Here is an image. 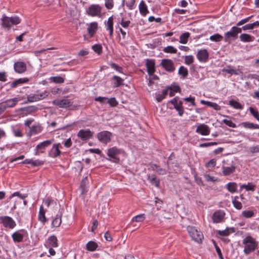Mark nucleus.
<instances>
[{
  "instance_id": "c756f323",
  "label": "nucleus",
  "mask_w": 259,
  "mask_h": 259,
  "mask_svg": "<svg viewBox=\"0 0 259 259\" xmlns=\"http://www.w3.org/2000/svg\"><path fill=\"white\" fill-rule=\"evenodd\" d=\"M57 239L55 236L50 237L48 240V243L49 247H58Z\"/></svg>"
},
{
  "instance_id": "2f4dec72",
  "label": "nucleus",
  "mask_w": 259,
  "mask_h": 259,
  "mask_svg": "<svg viewBox=\"0 0 259 259\" xmlns=\"http://www.w3.org/2000/svg\"><path fill=\"white\" fill-rule=\"evenodd\" d=\"M38 220L43 223L47 222V218L45 216V210L42 205L40 206L39 208Z\"/></svg>"
},
{
  "instance_id": "20e7f679",
  "label": "nucleus",
  "mask_w": 259,
  "mask_h": 259,
  "mask_svg": "<svg viewBox=\"0 0 259 259\" xmlns=\"http://www.w3.org/2000/svg\"><path fill=\"white\" fill-rule=\"evenodd\" d=\"M188 233L192 239L197 242H201L203 238V235L201 232L197 230L194 227H188Z\"/></svg>"
},
{
  "instance_id": "c9c22d12",
  "label": "nucleus",
  "mask_w": 259,
  "mask_h": 259,
  "mask_svg": "<svg viewBox=\"0 0 259 259\" xmlns=\"http://www.w3.org/2000/svg\"><path fill=\"white\" fill-rule=\"evenodd\" d=\"M242 125L246 128L259 129V125L249 122H244L241 123Z\"/></svg>"
},
{
  "instance_id": "a211bd4d",
  "label": "nucleus",
  "mask_w": 259,
  "mask_h": 259,
  "mask_svg": "<svg viewBox=\"0 0 259 259\" xmlns=\"http://www.w3.org/2000/svg\"><path fill=\"white\" fill-rule=\"evenodd\" d=\"M20 100L18 99L17 98H14L13 99L8 100L5 102H3L2 104L6 109L8 108H12L14 107Z\"/></svg>"
},
{
  "instance_id": "69168bd1",
  "label": "nucleus",
  "mask_w": 259,
  "mask_h": 259,
  "mask_svg": "<svg viewBox=\"0 0 259 259\" xmlns=\"http://www.w3.org/2000/svg\"><path fill=\"white\" fill-rule=\"evenodd\" d=\"M242 214L245 218H249L253 216V212L251 210H246L242 211Z\"/></svg>"
},
{
  "instance_id": "473e14b6",
  "label": "nucleus",
  "mask_w": 259,
  "mask_h": 259,
  "mask_svg": "<svg viewBox=\"0 0 259 259\" xmlns=\"http://www.w3.org/2000/svg\"><path fill=\"white\" fill-rule=\"evenodd\" d=\"M12 237L15 242H20L23 240V235L18 232H15L12 234Z\"/></svg>"
},
{
  "instance_id": "393cba45",
  "label": "nucleus",
  "mask_w": 259,
  "mask_h": 259,
  "mask_svg": "<svg viewBox=\"0 0 259 259\" xmlns=\"http://www.w3.org/2000/svg\"><path fill=\"white\" fill-rule=\"evenodd\" d=\"M171 88L169 87H168L165 90H164L162 91V93L161 94L156 93V100L158 102H160L162 101V100L165 98L166 96L167 95L169 89H170Z\"/></svg>"
},
{
  "instance_id": "4be33fe9",
  "label": "nucleus",
  "mask_w": 259,
  "mask_h": 259,
  "mask_svg": "<svg viewBox=\"0 0 259 259\" xmlns=\"http://www.w3.org/2000/svg\"><path fill=\"white\" fill-rule=\"evenodd\" d=\"M60 146H61L60 143L53 145L50 152V155L52 157H56L61 154V151L59 150Z\"/></svg>"
},
{
  "instance_id": "7ed1b4c3",
  "label": "nucleus",
  "mask_w": 259,
  "mask_h": 259,
  "mask_svg": "<svg viewBox=\"0 0 259 259\" xmlns=\"http://www.w3.org/2000/svg\"><path fill=\"white\" fill-rule=\"evenodd\" d=\"M2 26L5 28H10L13 25H17L21 22L20 19L17 16L9 17L4 16L2 18Z\"/></svg>"
},
{
  "instance_id": "052dcab7",
  "label": "nucleus",
  "mask_w": 259,
  "mask_h": 259,
  "mask_svg": "<svg viewBox=\"0 0 259 259\" xmlns=\"http://www.w3.org/2000/svg\"><path fill=\"white\" fill-rule=\"evenodd\" d=\"M205 180L207 182H215L217 179L214 177H212L208 174H204L203 175Z\"/></svg>"
},
{
  "instance_id": "13d9d810",
  "label": "nucleus",
  "mask_w": 259,
  "mask_h": 259,
  "mask_svg": "<svg viewBox=\"0 0 259 259\" xmlns=\"http://www.w3.org/2000/svg\"><path fill=\"white\" fill-rule=\"evenodd\" d=\"M93 50L98 54H100L102 53V48L100 45H95L92 46Z\"/></svg>"
},
{
  "instance_id": "79ce46f5",
  "label": "nucleus",
  "mask_w": 259,
  "mask_h": 259,
  "mask_svg": "<svg viewBox=\"0 0 259 259\" xmlns=\"http://www.w3.org/2000/svg\"><path fill=\"white\" fill-rule=\"evenodd\" d=\"M183 102L181 101H179V103L174 106L175 108L178 111L179 115L182 116L184 113V109L182 106Z\"/></svg>"
},
{
  "instance_id": "7c9ffc66",
  "label": "nucleus",
  "mask_w": 259,
  "mask_h": 259,
  "mask_svg": "<svg viewBox=\"0 0 259 259\" xmlns=\"http://www.w3.org/2000/svg\"><path fill=\"white\" fill-rule=\"evenodd\" d=\"M28 81L29 79L27 78H19L12 82L11 84V87L14 88L16 87L18 84L26 83Z\"/></svg>"
},
{
  "instance_id": "a878e982",
  "label": "nucleus",
  "mask_w": 259,
  "mask_h": 259,
  "mask_svg": "<svg viewBox=\"0 0 259 259\" xmlns=\"http://www.w3.org/2000/svg\"><path fill=\"white\" fill-rule=\"evenodd\" d=\"M151 168L153 170L157 172L159 175H165L167 173V170L164 168L160 167L159 165L153 164L151 165Z\"/></svg>"
},
{
  "instance_id": "bb28decb",
  "label": "nucleus",
  "mask_w": 259,
  "mask_h": 259,
  "mask_svg": "<svg viewBox=\"0 0 259 259\" xmlns=\"http://www.w3.org/2000/svg\"><path fill=\"white\" fill-rule=\"evenodd\" d=\"M23 164H30L33 166H36L38 165H41L44 164V162L42 161H40L39 160H33L32 159H25L24 161L22 162Z\"/></svg>"
},
{
  "instance_id": "49530a36",
  "label": "nucleus",
  "mask_w": 259,
  "mask_h": 259,
  "mask_svg": "<svg viewBox=\"0 0 259 259\" xmlns=\"http://www.w3.org/2000/svg\"><path fill=\"white\" fill-rule=\"evenodd\" d=\"M163 52L166 53L175 54L177 52V50L174 47L169 46L164 48L163 50Z\"/></svg>"
},
{
  "instance_id": "1a4fd4ad",
  "label": "nucleus",
  "mask_w": 259,
  "mask_h": 259,
  "mask_svg": "<svg viewBox=\"0 0 259 259\" xmlns=\"http://www.w3.org/2000/svg\"><path fill=\"white\" fill-rule=\"evenodd\" d=\"M102 11L101 7L97 4L91 5L87 10V14L92 17L99 16Z\"/></svg>"
},
{
  "instance_id": "09e8293b",
  "label": "nucleus",
  "mask_w": 259,
  "mask_h": 259,
  "mask_svg": "<svg viewBox=\"0 0 259 259\" xmlns=\"http://www.w3.org/2000/svg\"><path fill=\"white\" fill-rule=\"evenodd\" d=\"M27 100L29 102H34L39 101V98H37V95L35 94H30L27 96Z\"/></svg>"
},
{
  "instance_id": "ea45409f",
  "label": "nucleus",
  "mask_w": 259,
  "mask_h": 259,
  "mask_svg": "<svg viewBox=\"0 0 259 259\" xmlns=\"http://www.w3.org/2000/svg\"><path fill=\"white\" fill-rule=\"evenodd\" d=\"M97 247V244L94 241H91L87 244V249L90 251L95 250Z\"/></svg>"
},
{
  "instance_id": "37998d69",
  "label": "nucleus",
  "mask_w": 259,
  "mask_h": 259,
  "mask_svg": "<svg viewBox=\"0 0 259 259\" xmlns=\"http://www.w3.org/2000/svg\"><path fill=\"white\" fill-rule=\"evenodd\" d=\"M229 105L235 109H242L243 106L238 102L231 100L229 101Z\"/></svg>"
},
{
  "instance_id": "6ab92c4d",
  "label": "nucleus",
  "mask_w": 259,
  "mask_h": 259,
  "mask_svg": "<svg viewBox=\"0 0 259 259\" xmlns=\"http://www.w3.org/2000/svg\"><path fill=\"white\" fill-rule=\"evenodd\" d=\"M225 213L222 211H215L212 215V220L214 223L221 222L224 219Z\"/></svg>"
},
{
  "instance_id": "f03ea898",
  "label": "nucleus",
  "mask_w": 259,
  "mask_h": 259,
  "mask_svg": "<svg viewBox=\"0 0 259 259\" xmlns=\"http://www.w3.org/2000/svg\"><path fill=\"white\" fill-rule=\"evenodd\" d=\"M123 152V150L119 149L116 147H113L107 150V155L109 157L110 161L115 163H118L119 162L118 156Z\"/></svg>"
},
{
  "instance_id": "c03bdc74",
  "label": "nucleus",
  "mask_w": 259,
  "mask_h": 259,
  "mask_svg": "<svg viewBox=\"0 0 259 259\" xmlns=\"http://www.w3.org/2000/svg\"><path fill=\"white\" fill-rule=\"evenodd\" d=\"M210 40L214 42H219L223 40V36L220 34L216 33L211 35L209 37Z\"/></svg>"
},
{
  "instance_id": "5701e85b",
  "label": "nucleus",
  "mask_w": 259,
  "mask_h": 259,
  "mask_svg": "<svg viewBox=\"0 0 259 259\" xmlns=\"http://www.w3.org/2000/svg\"><path fill=\"white\" fill-rule=\"evenodd\" d=\"M239 38L240 40L244 42H251L254 39V36L247 33L241 34L240 35Z\"/></svg>"
},
{
  "instance_id": "e2e57ef3",
  "label": "nucleus",
  "mask_w": 259,
  "mask_h": 259,
  "mask_svg": "<svg viewBox=\"0 0 259 259\" xmlns=\"http://www.w3.org/2000/svg\"><path fill=\"white\" fill-rule=\"evenodd\" d=\"M207 105L213 108L215 110H220L221 109V107L215 103L209 102V103H207Z\"/></svg>"
},
{
  "instance_id": "6e6552de",
  "label": "nucleus",
  "mask_w": 259,
  "mask_h": 259,
  "mask_svg": "<svg viewBox=\"0 0 259 259\" xmlns=\"http://www.w3.org/2000/svg\"><path fill=\"white\" fill-rule=\"evenodd\" d=\"M112 133L108 131H102L97 134L98 140L104 144H107L110 142Z\"/></svg>"
},
{
  "instance_id": "9d476101",
  "label": "nucleus",
  "mask_w": 259,
  "mask_h": 259,
  "mask_svg": "<svg viewBox=\"0 0 259 259\" xmlns=\"http://www.w3.org/2000/svg\"><path fill=\"white\" fill-rule=\"evenodd\" d=\"M0 221L6 228L13 229L16 226L15 222L12 218L9 216H2L0 217Z\"/></svg>"
},
{
  "instance_id": "0e129e2a",
  "label": "nucleus",
  "mask_w": 259,
  "mask_h": 259,
  "mask_svg": "<svg viewBox=\"0 0 259 259\" xmlns=\"http://www.w3.org/2000/svg\"><path fill=\"white\" fill-rule=\"evenodd\" d=\"M234 206L237 209H241L242 205L240 202L237 200L236 199L232 201Z\"/></svg>"
},
{
  "instance_id": "f3484780",
  "label": "nucleus",
  "mask_w": 259,
  "mask_h": 259,
  "mask_svg": "<svg viewBox=\"0 0 259 259\" xmlns=\"http://www.w3.org/2000/svg\"><path fill=\"white\" fill-rule=\"evenodd\" d=\"M62 211L59 212L56 216L53 219L52 226L53 227L58 228L60 227L62 223Z\"/></svg>"
},
{
  "instance_id": "4468645a",
  "label": "nucleus",
  "mask_w": 259,
  "mask_h": 259,
  "mask_svg": "<svg viewBox=\"0 0 259 259\" xmlns=\"http://www.w3.org/2000/svg\"><path fill=\"white\" fill-rule=\"evenodd\" d=\"M14 68L16 72L21 74L24 73L26 70L27 67L24 62L18 61L15 63Z\"/></svg>"
},
{
  "instance_id": "423d86ee",
  "label": "nucleus",
  "mask_w": 259,
  "mask_h": 259,
  "mask_svg": "<svg viewBox=\"0 0 259 259\" xmlns=\"http://www.w3.org/2000/svg\"><path fill=\"white\" fill-rule=\"evenodd\" d=\"M52 103L55 105H57L60 108H69V109H73L72 107L73 102L69 99H63L61 100H55L52 102Z\"/></svg>"
},
{
  "instance_id": "c85d7f7f",
  "label": "nucleus",
  "mask_w": 259,
  "mask_h": 259,
  "mask_svg": "<svg viewBox=\"0 0 259 259\" xmlns=\"http://www.w3.org/2000/svg\"><path fill=\"white\" fill-rule=\"evenodd\" d=\"M112 81L114 87H118L123 84V80L118 76H113Z\"/></svg>"
},
{
  "instance_id": "cd10ccee",
  "label": "nucleus",
  "mask_w": 259,
  "mask_h": 259,
  "mask_svg": "<svg viewBox=\"0 0 259 259\" xmlns=\"http://www.w3.org/2000/svg\"><path fill=\"white\" fill-rule=\"evenodd\" d=\"M139 11L143 16H146L149 13L147 7L143 1H142L139 4Z\"/></svg>"
},
{
  "instance_id": "3c124183",
  "label": "nucleus",
  "mask_w": 259,
  "mask_h": 259,
  "mask_svg": "<svg viewBox=\"0 0 259 259\" xmlns=\"http://www.w3.org/2000/svg\"><path fill=\"white\" fill-rule=\"evenodd\" d=\"M170 88L171 89H169L170 91L169 93V95L170 97H173L175 93H177L180 91V88L178 86H174L173 88Z\"/></svg>"
},
{
  "instance_id": "864d4df0",
  "label": "nucleus",
  "mask_w": 259,
  "mask_h": 259,
  "mask_svg": "<svg viewBox=\"0 0 259 259\" xmlns=\"http://www.w3.org/2000/svg\"><path fill=\"white\" fill-rule=\"evenodd\" d=\"M145 220V217L144 214H139L134 217L132 219V221H134L136 222H141Z\"/></svg>"
},
{
  "instance_id": "de8ad7c7",
  "label": "nucleus",
  "mask_w": 259,
  "mask_h": 259,
  "mask_svg": "<svg viewBox=\"0 0 259 259\" xmlns=\"http://www.w3.org/2000/svg\"><path fill=\"white\" fill-rule=\"evenodd\" d=\"M178 73L180 75H182L183 77H185L188 75V70L182 66L180 67Z\"/></svg>"
},
{
  "instance_id": "9b49d317",
  "label": "nucleus",
  "mask_w": 259,
  "mask_h": 259,
  "mask_svg": "<svg viewBox=\"0 0 259 259\" xmlns=\"http://www.w3.org/2000/svg\"><path fill=\"white\" fill-rule=\"evenodd\" d=\"M53 142V140H48L40 143L36 147L35 155H38L39 153L44 152V150L51 145Z\"/></svg>"
},
{
  "instance_id": "338daca9",
  "label": "nucleus",
  "mask_w": 259,
  "mask_h": 259,
  "mask_svg": "<svg viewBox=\"0 0 259 259\" xmlns=\"http://www.w3.org/2000/svg\"><path fill=\"white\" fill-rule=\"evenodd\" d=\"M87 177H85L82 180L80 183V187L82 190V193H84V191L85 190V187L87 183Z\"/></svg>"
},
{
  "instance_id": "4c0bfd02",
  "label": "nucleus",
  "mask_w": 259,
  "mask_h": 259,
  "mask_svg": "<svg viewBox=\"0 0 259 259\" xmlns=\"http://www.w3.org/2000/svg\"><path fill=\"white\" fill-rule=\"evenodd\" d=\"M237 184L235 183H228L227 185V188L228 190L232 193H234L237 191Z\"/></svg>"
},
{
  "instance_id": "680f3d73",
  "label": "nucleus",
  "mask_w": 259,
  "mask_h": 259,
  "mask_svg": "<svg viewBox=\"0 0 259 259\" xmlns=\"http://www.w3.org/2000/svg\"><path fill=\"white\" fill-rule=\"evenodd\" d=\"M249 150V152L252 154L259 153V145H255L250 147Z\"/></svg>"
},
{
  "instance_id": "72a5a7b5",
  "label": "nucleus",
  "mask_w": 259,
  "mask_h": 259,
  "mask_svg": "<svg viewBox=\"0 0 259 259\" xmlns=\"http://www.w3.org/2000/svg\"><path fill=\"white\" fill-rule=\"evenodd\" d=\"M259 27V21H256L253 23L248 24L243 26L241 28V30H246L249 29H252L254 27Z\"/></svg>"
},
{
  "instance_id": "412c9836",
  "label": "nucleus",
  "mask_w": 259,
  "mask_h": 259,
  "mask_svg": "<svg viewBox=\"0 0 259 259\" xmlns=\"http://www.w3.org/2000/svg\"><path fill=\"white\" fill-rule=\"evenodd\" d=\"M146 67L148 73L149 75H152L155 72V63L152 60L147 59L146 62Z\"/></svg>"
},
{
  "instance_id": "58836bf2",
  "label": "nucleus",
  "mask_w": 259,
  "mask_h": 259,
  "mask_svg": "<svg viewBox=\"0 0 259 259\" xmlns=\"http://www.w3.org/2000/svg\"><path fill=\"white\" fill-rule=\"evenodd\" d=\"M231 231L232 232H234V229L233 228H227L226 229L223 231L219 230L218 231V234L220 236H227L230 234Z\"/></svg>"
},
{
  "instance_id": "aec40b11",
  "label": "nucleus",
  "mask_w": 259,
  "mask_h": 259,
  "mask_svg": "<svg viewBox=\"0 0 259 259\" xmlns=\"http://www.w3.org/2000/svg\"><path fill=\"white\" fill-rule=\"evenodd\" d=\"M236 166L232 165L230 166H222V172L224 176H229L233 174L236 169Z\"/></svg>"
},
{
  "instance_id": "2eb2a0df",
  "label": "nucleus",
  "mask_w": 259,
  "mask_h": 259,
  "mask_svg": "<svg viewBox=\"0 0 259 259\" xmlns=\"http://www.w3.org/2000/svg\"><path fill=\"white\" fill-rule=\"evenodd\" d=\"M93 136V133L89 130H80L77 133V136L82 140H87Z\"/></svg>"
},
{
  "instance_id": "4d7b16f0",
  "label": "nucleus",
  "mask_w": 259,
  "mask_h": 259,
  "mask_svg": "<svg viewBox=\"0 0 259 259\" xmlns=\"http://www.w3.org/2000/svg\"><path fill=\"white\" fill-rule=\"evenodd\" d=\"M105 6L108 9H111L114 6L113 0H105Z\"/></svg>"
},
{
  "instance_id": "dca6fc26",
  "label": "nucleus",
  "mask_w": 259,
  "mask_h": 259,
  "mask_svg": "<svg viewBox=\"0 0 259 259\" xmlns=\"http://www.w3.org/2000/svg\"><path fill=\"white\" fill-rule=\"evenodd\" d=\"M197 59L200 62H206L208 58V53L205 49L200 50L197 54Z\"/></svg>"
},
{
  "instance_id": "bf43d9fd",
  "label": "nucleus",
  "mask_w": 259,
  "mask_h": 259,
  "mask_svg": "<svg viewBox=\"0 0 259 259\" xmlns=\"http://www.w3.org/2000/svg\"><path fill=\"white\" fill-rule=\"evenodd\" d=\"M223 122L226 125H228L229 127H236V125L235 124V123L233 122L230 120L224 119L223 120Z\"/></svg>"
},
{
  "instance_id": "f257e3e1",
  "label": "nucleus",
  "mask_w": 259,
  "mask_h": 259,
  "mask_svg": "<svg viewBox=\"0 0 259 259\" xmlns=\"http://www.w3.org/2000/svg\"><path fill=\"white\" fill-rule=\"evenodd\" d=\"M242 243L244 245L243 252L246 255L253 252L258 246V242L250 236L245 237L242 241Z\"/></svg>"
},
{
  "instance_id": "b1692460",
  "label": "nucleus",
  "mask_w": 259,
  "mask_h": 259,
  "mask_svg": "<svg viewBox=\"0 0 259 259\" xmlns=\"http://www.w3.org/2000/svg\"><path fill=\"white\" fill-rule=\"evenodd\" d=\"M42 127L39 125H34L30 128L29 134L30 135H36L41 132Z\"/></svg>"
},
{
  "instance_id": "8fccbe9b",
  "label": "nucleus",
  "mask_w": 259,
  "mask_h": 259,
  "mask_svg": "<svg viewBox=\"0 0 259 259\" xmlns=\"http://www.w3.org/2000/svg\"><path fill=\"white\" fill-rule=\"evenodd\" d=\"M223 72H227L230 74H235V75H238L240 73V71L239 70H234L231 68L228 69H224L223 70Z\"/></svg>"
},
{
  "instance_id": "0eeeda50",
  "label": "nucleus",
  "mask_w": 259,
  "mask_h": 259,
  "mask_svg": "<svg viewBox=\"0 0 259 259\" xmlns=\"http://www.w3.org/2000/svg\"><path fill=\"white\" fill-rule=\"evenodd\" d=\"M44 203L50 209V210L54 212L58 210L59 212L63 210V209H60V205L56 201L52 200L50 198H47L44 201Z\"/></svg>"
},
{
  "instance_id": "a18cd8bd",
  "label": "nucleus",
  "mask_w": 259,
  "mask_h": 259,
  "mask_svg": "<svg viewBox=\"0 0 259 259\" xmlns=\"http://www.w3.org/2000/svg\"><path fill=\"white\" fill-rule=\"evenodd\" d=\"M20 109L26 113L30 114L35 112L37 109V107L35 106H29L25 108H21Z\"/></svg>"
},
{
  "instance_id": "603ef678",
  "label": "nucleus",
  "mask_w": 259,
  "mask_h": 259,
  "mask_svg": "<svg viewBox=\"0 0 259 259\" xmlns=\"http://www.w3.org/2000/svg\"><path fill=\"white\" fill-rule=\"evenodd\" d=\"M249 110L250 113L258 121H259V113L257 110H254L252 107H250Z\"/></svg>"
},
{
  "instance_id": "39448f33",
  "label": "nucleus",
  "mask_w": 259,
  "mask_h": 259,
  "mask_svg": "<svg viewBox=\"0 0 259 259\" xmlns=\"http://www.w3.org/2000/svg\"><path fill=\"white\" fill-rule=\"evenodd\" d=\"M241 32V28L237 26H233L230 31L226 32L224 34V40L225 42H228L230 38L236 39L238 37V34Z\"/></svg>"
},
{
  "instance_id": "6e6d98bb",
  "label": "nucleus",
  "mask_w": 259,
  "mask_h": 259,
  "mask_svg": "<svg viewBox=\"0 0 259 259\" xmlns=\"http://www.w3.org/2000/svg\"><path fill=\"white\" fill-rule=\"evenodd\" d=\"M36 95H37V98H39V101L45 99L48 96V92L46 91H44L43 92L40 93L37 92Z\"/></svg>"
},
{
  "instance_id": "ddd939ff",
  "label": "nucleus",
  "mask_w": 259,
  "mask_h": 259,
  "mask_svg": "<svg viewBox=\"0 0 259 259\" xmlns=\"http://www.w3.org/2000/svg\"><path fill=\"white\" fill-rule=\"evenodd\" d=\"M196 132L203 136L208 135L210 133V130L208 125L202 123L197 126Z\"/></svg>"
},
{
  "instance_id": "a19ab883",
  "label": "nucleus",
  "mask_w": 259,
  "mask_h": 259,
  "mask_svg": "<svg viewBox=\"0 0 259 259\" xmlns=\"http://www.w3.org/2000/svg\"><path fill=\"white\" fill-rule=\"evenodd\" d=\"M189 36L190 33L188 32L183 33L180 35L179 42L181 44H186Z\"/></svg>"
},
{
  "instance_id": "e433bc0d",
  "label": "nucleus",
  "mask_w": 259,
  "mask_h": 259,
  "mask_svg": "<svg viewBox=\"0 0 259 259\" xmlns=\"http://www.w3.org/2000/svg\"><path fill=\"white\" fill-rule=\"evenodd\" d=\"M148 180L152 185L155 186L157 187H159L160 181L156 178L155 176H148Z\"/></svg>"
},
{
  "instance_id": "774afa93",
  "label": "nucleus",
  "mask_w": 259,
  "mask_h": 259,
  "mask_svg": "<svg viewBox=\"0 0 259 259\" xmlns=\"http://www.w3.org/2000/svg\"><path fill=\"white\" fill-rule=\"evenodd\" d=\"M108 103L112 107H115L117 105L118 102L114 98L109 99L108 101Z\"/></svg>"
},
{
  "instance_id": "f704fd0d",
  "label": "nucleus",
  "mask_w": 259,
  "mask_h": 259,
  "mask_svg": "<svg viewBox=\"0 0 259 259\" xmlns=\"http://www.w3.org/2000/svg\"><path fill=\"white\" fill-rule=\"evenodd\" d=\"M98 24L97 22H92L90 24V27L88 28L89 34L91 36L93 35L97 29Z\"/></svg>"
},
{
  "instance_id": "5fc2aeb1",
  "label": "nucleus",
  "mask_w": 259,
  "mask_h": 259,
  "mask_svg": "<svg viewBox=\"0 0 259 259\" xmlns=\"http://www.w3.org/2000/svg\"><path fill=\"white\" fill-rule=\"evenodd\" d=\"M51 79L56 83H61L64 82V79L61 76H54L51 78Z\"/></svg>"
},
{
  "instance_id": "f8f14e48",
  "label": "nucleus",
  "mask_w": 259,
  "mask_h": 259,
  "mask_svg": "<svg viewBox=\"0 0 259 259\" xmlns=\"http://www.w3.org/2000/svg\"><path fill=\"white\" fill-rule=\"evenodd\" d=\"M160 64L167 71L172 72L175 69L174 63L171 60L163 59Z\"/></svg>"
}]
</instances>
